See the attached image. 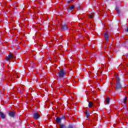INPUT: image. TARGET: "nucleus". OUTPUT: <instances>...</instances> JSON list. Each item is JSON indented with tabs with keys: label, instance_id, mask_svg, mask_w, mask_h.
<instances>
[{
	"label": "nucleus",
	"instance_id": "f257e3e1",
	"mask_svg": "<svg viewBox=\"0 0 128 128\" xmlns=\"http://www.w3.org/2000/svg\"><path fill=\"white\" fill-rule=\"evenodd\" d=\"M66 74V72L62 70H60V72L58 73V78H64Z\"/></svg>",
	"mask_w": 128,
	"mask_h": 128
},
{
	"label": "nucleus",
	"instance_id": "f03ea898",
	"mask_svg": "<svg viewBox=\"0 0 128 128\" xmlns=\"http://www.w3.org/2000/svg\"><path fill=\"white\" fill-rule=\"evenodd\" d=\"M34 120H38V118H40V114L38 113H34Z\"/></svg>",
	"mask_w": 128,
	"mask_h": 128
},
{
	"label": "nucleus",
	"instance_id": "7ed1b4c3",
	"mask_svg": "<svg viewBox=\"0 0 128 128\" xmlns=\"http://www.w3.org/2000/svg\"><path fill=\"white\" fill-rule=\"evenodd\" d=\"M14 55L12 54H10L6 58V60H12V58H13Z\"/></svg>",
	"mask_w": 128,
	"mask_h": 128
},
{
	"label": "nucleus",
	"instance_id": "20e7f679",
	"mask_svg": "<svg viewBox=\"0 0 128 128\" xmlns=\"http://www.w3.org/2000/svg\"><path fill=\"white\" fill-rule=\"evenodd\" d=\"M10 116H12V118H14V116L15 113L14 112H10L8 113Z\"/></svg>",
	"mask_w": 128,
	"mask_h": 128
},
{
	"label": "nucleus",
	"instance_id": "39448f33",
	"mask_svg": "<svg viewBox=\"0 0 128 128\" xmlns=\"http://www.w3.org/2000/svg\"><path fill=\"white\" fill-rule=\"evenodd\" d=\"M62 118L58 117L56 118V122H58V124H60V122H62Z\"/></svg>",
	"mask_w": 128,
	"mask_h": 128
},
{
	"label": "nucleus",
	"instance_id": "423d86ee",
	"mask_svg": "<svg viewBox=\"0 0 128 128\" xmlns=\"http://www.w3.org/2000/svg\"><path fill=\"white\" fill-rule=\"evenodd\" d=\"M0 116L2 118H6V114L2 113V112H0Z\"/></svg>",
	"mask_w": 128,
	"mask_h": 128
},
{
	"label": "nucleus",
	"instance_id": "0eeeda50",
	"mask_svg": "<svg viewBox=\"0 0 128 128\" xmlns=\"http://www.w3.org/2000/svg\"><path fill=\"white\" fill-rule=\"evenodd\" d=\"M104 38H105L107 42H108V40H108V33H105Z\"/></svg>",
	"mask_w": 128,
	"mask_h": 128
},
{
	"label": "nucleus",
	"instance_id": "6e6552de",
	"mask_svg": "<svg viewBox=\"0 0 128 128\" xmlns=\"http://www.w3.org/2000/svg\"><path fill=\"white\" fill-rule=\"evenodd\" d=\"M126 102H128V98L125 97L123 100V104H124V106H126Z\"/></svg>",
	"mask_w": 128,
	"mask_h": 128
},
{
	"label": "nucleus",
	"instance_id": "1a4fd4ad",
	"mask_svg": "<svg viewBox=\"0 0 128 128\" xmlns=\"http://www.w3.org/2000/svg\"><path fill=\"white\" fill-rule=\"evenodd\" d=\"M74 6L71 5V6H69V10H74Z\"/></svg>",
	"mask_w": 128,
	"mask_h": 128
},
{
	"label": "nucleus",
	"instance_id": "9d476101",
	"mask_svg": "<svg viewBox=\"0 0 128 128\" xmlns=\"http://www.w3.org/2000/svg\"><path fill=\"white\" fill-rule=\"evenodd\" d=\"M110 98H106V102L107 104H110Z\"/></svg>",
	"mask_w": 128,
	"mask_h": 128
},
{
	"label": "nucleus",
	"instance_id": "9b49d317",
	"mask_svg": "<svg viewBox=\"0 0 128 128\" xmlns=\"http://www.w3.org/2000/svg\"><path fill=\"white\" fill-rule=\"evenodd\" d=\"M67 29H68V26L66 25L64 26L62 28V30H67Z\"/></svg>",
	"mask_w": 128,
	"mask_h": 128
},
{
	"label": "nucleus",
	"instance_id": "f8f14e48",
	"mask_svg": "<svg viewBox=\"0 0 128 128\" xmlns=\"http://www.w3.org/2000/svg\"><path fill=\"white\" fill-rule=\"evenodd\" d=\"M94 106V103H92V102H90L88 104V106L89 108H92Z\"/></svg>",
	"mask_w": 128,
	"mask_h": 128
},
{
	"label": "nucleus",
	"instance_id": "ddd939ff",
	"mask_svg": "<svg viewBox=\"0 0 128 128\" xmlns=\"http://www.w3.org/2000/svg\"><path fill=\"white\" fill-rule=\"evenodd\" d=\"M116 88H121V86H120V84H116Z\"/></svg>",
	"mask_w": 128,
	"mask_h": 128
},
{
	"label": "nucleus",
	"instance_id": "4468645a",
	"mask_svg": "<svg viewBox=\"0 0 128 128\" xmlns=\"http://www.w3.org/2000/svg\"><path fill=\"white\" fill-rule=\"evenodd\" d=\"M86 116L87 118H88V117L90 116V114L88 112H86Z\"/></svg>",
	"mask_w": 128,
	"mask_h": 128
},
{
	"label": "nucleus",
	"instance_id": "2eb2a0df",
	"mask_svg": "<svg viewBox=\"0 0 128 128\" xmlns=\"http://www.w3.org/2000/svg\"><path fill=\"white\" fill-rule=\"evenodd\" d=\"M60 128H66V126L64 124H60Z\"/></svg>",
	"mask_w": 128,
	"mask_h": 128
},
{
	"label": "nucleus",
	"instance_id": "dca6fc26",
	"mask_svg": "<svg viewBox=\"0 0 128 128\" xmlns=\"http://www.w3.org/2000/svg\"><path fill=\"white\" fill-rule=\"evenodd\" d=\"M94 18V15L91 14L89 15V18Z\"/></svg>",
	"mask_w": 128,
	"mask_h": 128
},
{
	"label": "nucleus",
	"instance_id": "f3484780",
	"mask_svg": "<svg viewBox=\"0 0 128 128\" xmlns=\"http://www.w3.org/2000/svg\"><path fill=\"white\" fill-rule=\"evenodd\" d=\"M116 11L118 12H120V10H116Z\"/></svg>",
	"mask_w": 128,
	"mask_h": 128
},
{
	"label": "nucleus",
	"instance_id": "a211bd4d",
	"mask_svg": "<svg viewBox=\"0 0 128 128\" xmlns=\"http://www.w3.org/2000/svg\"><path fill=\"white\" fill-rule=\"evenodd\" d=\"M68 128H73L72 126L69 127Z\"/></svg>",
	"mask_w": 128,
	"mask_h": 128
},
{
	"label": "nucleus",
	"instance_id": "6ab92c4d",
	"mask_svg": "<svg viewBox=\"0 0 128 128\" xmlns=\"http://www.w3.org/2000/svg\"><path fill=\"white\" fill-rule=\"evenodd\" d=\"M62 118H64V117H62Z\"/></svg>",
	"mask_w": 128,
	"mask_h": 128
},
{
	"label": "nucleus",
	"instance_id": "aec40b11",
	"mask_svg": "<svg viewBox=\"0 0 128 128\" xmlns=\"http://www.w3.org/2000/svg\"><path fill=\"white\" fill-rule=\"evenodd\" d=\"M118 80H119V79H118Z\"/></svg>",
	"mask_w": 128,
	"mask_h": 128
}]
</instances>
